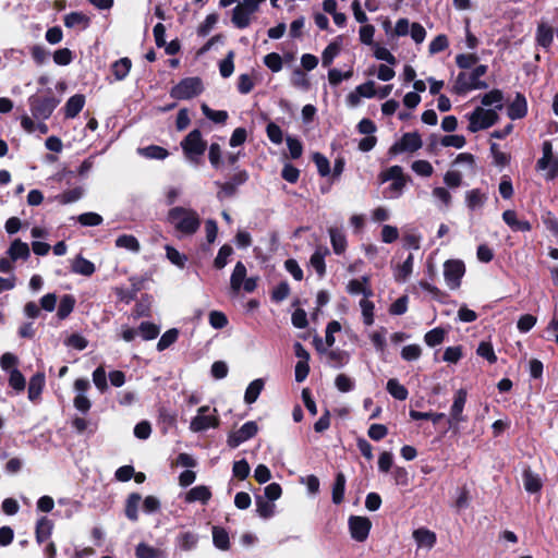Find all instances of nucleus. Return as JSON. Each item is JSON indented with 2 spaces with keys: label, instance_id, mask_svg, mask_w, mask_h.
I'll list each match as a JSON object with an SVG mask.
<instances>
[{
  "label": "nucleus",
  "instance_id": "obj_2",
  "mask_svg": "<svg viewBox=\"0 0 558 558\" xmlns=\"http://www.w3.org/2000/svg\"><path fill=\"white\" fill-rule=\"evenodd\" d=\"M59 104L60 99L54 96L51 88L28 97L31 112L35 119H49Z\"/></svg>",
  "mask_w": 558,
  "mask_h": 558
},
{
  "label": "nucleus",
  "instance_id": "obj_38",
  "mask_svg": "<svg viewBox=\"0 0 558 558\" xmlns=\"http://www.w3.org/2000/svg\"><path fill=\"white\" fill-rule=\"evenodd\" d=\"M264 386H265V383L262 378H257V379H254L253 381H251L245 390V393H244L245 403H247V404L254 403L258 399L262 390L264 389Z\"/></svg>",
  "mask_w": 558,
  "mask_h": 558
},
{
  "label": "nucleus",
  "instance_id": "obj_15",
  "mask_svg": "<svg viewBox=\"0 0 558 558\" xmlns=\"http://www.w3.org/2000/svg\"><path fill=\"white\" fill-rule=\"evenodd\" d=\"M507 114L511 120L523 119L527 114V101L522 93L515 94L507 108Z\"/></svg>",
  "mask_w": 558,
  "mask_h": 558
},
{
  "label": "nucleus",
  "instance_id": "obj_49",
  "mask_svg": "<svg viewBox=\"0 0 558 558\" xmlns=\"http://www.w3.org/2000/svg\"><path fill=\"white\" fill-rule=\"evenodd\" d=\"M138 332L144 340H154L159 336L160 328L154 323L142 322L138 326Z\"/></svg>",
  "mask_w": 558,
  "mask_h": 558
},
{
  "label": "nucleus",
  "instance_id": "obj_60",
  "mask_svg": "<svg viewBox=\"0 0 558 558\" xmlns=\"http://www.w3.org/2000/svg\"><path fill=\"white\" fill-rule=\"evenodd\" d=\"M439 144L444 147L462 148L466 144V140L463 135H445L440 138Z\"/></svg>",
  "mask_w": 558,
  "mask_h": 558
},
{
  "label": "nucleus",
  "instance_id": "obj_62",
  "mask_svg": "<svg viewBox=\"0 0 558 558\" xmlns=\"http://www.w3.org/2000/svg\"><path fill=\"white\" fill-rule=\"evenodd\" d=\"M9 385L16 391H23L25 389V377L17 368L10 371Z\"/></svg>",
  "mask_w": 558,
  "mask_h": 558
},
{
  "label": "nucleus",
  "instance_id": "obj_56",
  "mask_svg": "<svg viewBox=\"0 0 558 558\" xmlns=\"http://www.w3.org/2000/svg\"><path fill=\"white\" fill-rule=\"evenodd\" d=\"M135 317H149L150 316V295L143 294L141 300L134 307Z\"/></svg>",
  "mask_w": 558,
  "mask_h": 558
},
{
  "label": "nucleus",
  "instance_id": "obj_64",
  "mask_svg": "<svg viewBox=\"0 0 558 558\" xmlns=\"http://www.w3.org/2000/svg\"><path fill=\"white\" fill-rule=\"evenodd\" d=\"M73 59L74 54L69 48H60L53 52V61L58 65H69Z\"/></svg>",
  "mask_w": 558,
  "mask_h": 558
},
{
  "label": "nucleus",
  "instance_id": "obj_34",
  "mask_svg": "<svg viewBox=\"0 0 558 558\" xmlns=\"http://www.w3.org/2000/svg\"><path fill=\"white\" fill-rule=\"evenodd\" d=\"M413 538L415 539L418 546H426L428 548L434 547L437 542L435 532L425 527L415 530L413 532Z\"/></svg>",
  "mask_w": 558,
  "mask_h": 558
},
{
  "label": "nucleus",
  "instance_id": "obj_52",
  "mask_svg": "<svg viewBox=\"0 0 558 558\" xmlns=\"http://www.w3.org/2000/svg\"><path fill=\"white\" fill-rule=\"evenodd\" d=\"M312 159L320 177H327L331 173L330 162L322 153H314Z\"/></svg>",
  "mask_w": 558,
  "mask_h": 558
},
{
  "label": "nucleus",
  "instance_id": "obj_27",
  "mask_svg": "<svg viewBox=\"0 0 558 558\" xmlns=\"http://www.w3.org/2000/svg\"><path fill=\"white\" fill-rule=\"evenodd\" d=\"M8 254L11 258V260L15 262L17 259H27L31 255L29 246L27 243L23 242L20 239H15L9 250Z\"/></svg>",
  "mask_w": 558,
  "mask_h": 558
},
{
  "label": "nucleus",
  "instance_id": "obj_29",
  "mask_svg": "<svg viewBox=\"0 0 558 558\" xmlns=\"http://www.w3.org/2000/svg\"><path fill=\"white\" fill-rule=\"evenodd\" d=\"M554 29L551 26L541 23L536 29V43L538 46L548 49L553 45Z\"/></svg>",
  "mask_w": 558,
  "mask_h": 558
},
{
  "label": "nucleus",
  "instance_id": "obj_43",
  "mask_svg": "<svg viewBox=\"0 0 558 558\" xmlns=\"http://www.w3.org/2000/svg\"><path fill=\"white\" fill-rule=\"evenodd\" d=\"M138 153L149 159L163 160L169 156V151L158 145H149L143 148H138Z\"/></svg>",
  "mask_w": 558,
  "mask_h": 558
},
{
  "label": "nucleus",
  "instance_id": "obj_17",
  "mask_svg": "<svg viewBox=\"0 0 558 558\" xmlns=\"http://www.w3.org/2000/svg\"><path fill=\"white\" fill-rule=\"evenodd\" d=\"M523 485L527 493L536 494L543 488V481L541 476L533 472L530 466H526L522 473Z\"/></svg>",
  "mask_w": 558,
  "mask_h": 558
},
{
  "label": "nucleus",
  "instance_id": "obj_6",
  "mask_svg": "<svg viewBox=\"0 0 558 558\" xmlns=\"http://www.w3.org/2000/svg\"><path fill=\"white\" fill-rule=\"evenodd\" d=\"M468 119V130L472 133H476L481 130H486L495 125L499 120V116L494 109L476 107L474 111L469 114Z\"/></svg>",
  "mask_w": 558,
  "mask_h": 558
},
{
  "label": "nucleus",
  "instance_id": "obj_48",
  "mask_svg": "<svg viewBox=\"0 0 558 558\" xmlns=\"http://www.w3.org/2000/svg\"><path fill=\"white\" fill-rule=\"evenodd\" d=\"M116 246L126 248L132 252H138L141 247L138 240L132 234L119 235L116 240Z\"/></svg>",
  "mask_w": 558,
  "mask_h": 558
},
{
  "label": "nucleus",
  "instance_id": "obj_33",
  "mask_svg": "<svg viewBox=\"0 0 558 558\" xmlns=\"http://www.w3.org/2000/svg\"><path fill=\"white\" fill-rule=\"evenodd\" d=\"M96 270L93 262L86 259L82 255H77L72 263V271L86 277L92 276Z\"/></svg>",
  "mask_w": 558,
  "mask_h": 558
},
{
  "label": "nucleus",
  "instance_id": "obj_28",
  "mask_svg": "<svg viewBox=\"0 0 558 558\" xmlns=\"http://www.w3.org/2000/svg\"><path fill=\"white\" fill-rule=\"evenodd\" d=\"M335 254L341 255L347 250V238L342 230L331 227L328 230Z\"/></svg>",
  "mask_w": 558,
  "mask_h": 558
},
{
  "label": "nucleus",
  "instance_id": "obj_12",
  "mask_svg": "<svg viewBox=\"0 0 558 558\" xmlns=\"http://www.w3.org/2000/svg\"><path fill=\"white\" fill-rule=\"evenodd\" d=\"M258 432V426L256 422L248 421L244 423L240 429L235 432H231L228 435L227 444L230 448H236L242 442L253 438Z\"/></svg>",
  "mask_w": 558,
  "mask_h": 558
},
{
  "label": "nucleus",
  "instance_id": "obj_40",
  "mask_svg": "<svg viewBox=\"0 0 558 558\" xmlns=\"http://www.w3.org/2000/svg\"><path fill=\"white\" fill-rule=\"evenodd\" d=\"M386 389L395 399L399 401H404L409 396V391L405 386L401 385L396 378H390L387 381Z\"/></svg>",
  "mask_w": 558,
  "mask_h": 558
},
{
  "label": "nucleus",
  "instance_id": "obj_36",
  "mask_svg": "<svg viewBox=\"0 0 558 558\" xmlns=\"http://www.w3.org/2000/svg\"><path fill=\"white\" fill-rule=\"evenodd\" d=\"M76 304V300L72 294H64L59 303L57 317L63 320L70 316Z\"/></svg>",
  "mask_w": 558,
  "mask_h": 558
},
{
  "label": "nucleus",
  "instance_id": "obj_41",
  "mask_svg": "<svg viewBox=\"0 0 558 558\" xmlns=\"http://www.w3.org/2000/svg\"><path fill=\"white\" fill-rule=\"evenodd\" d=\"M251 13L244 10V7L236 5L232 11V23L235 27L243 29L246 28L251 23Z\"/></svg>",
  "mask_w": 558,
  "mask_h": 558
},
{
  "label": "nucleus",
  "instance_id": "obj_1",
  "mask_svg": "<svg viewBox=\"0 0 558 558\" xmlns=\"http://www.w3.org/2000/svg\"><path fill=\"white\" fill-rule=\"evenodd\" d=\"M168 220L175 230L184 235H193L201 227L199 215L190 208L173 207L168 213Z\"/></svg>",
  "mask_w": 558,
  "mask_h": 558
},
{
  "label": "nucleus",
  "instance_id": "obj_30",
  "mask_svg": "<svg viewBox=\"0 0 558 558\" xmlns=\"http://www.w3.org/2000/svg\"><path fill=\"white\" fill-rule=\"evenodd\" d=\"M246 267L242 262H238L230 277V288L234 293H238L243 281L246 279Z\"/></svg>",
  "mask_w": 558,
  "mask_h": 558
},
{
  "label": "nucleus",
  "instance_id": "obj_21",
  "mask_svg": "<svg viewBox=\"0 0 558 558\" xmlns=\"http://www.w3.org/2000/svg\"><path fill=\"white\" fill-rule=\"evenodd\" d=\"M211 496L213 494L208 486L198 485L185 494V501L189 504L199 501L202 505H207Z\"/></svg>",
  "mask_w": 558,
  "mask_h": 558
},
{
  "label": "nucleus",
  "instance_id": "obj_8",
  "mask_svg": "<svg viewBox=\"0 0 558 558\" xmlns=\"http://www.w3.org/2000/svg\"><path fill=\"white\" fill-rule=\"evenodd\" d=\"M543 156L537 160L538 170H548L546 177L554 180L558 177V158L554 157L553 145L550 141H544L542 144Z\"/></svg>",
  "mask_w": 558,
  "mask_h": 558
},
{
  "label": "nucleus",
  "instance_id": "obj_53",
  "mask_svg": "<svg viewBox=\"0 0 558 558\" xmlns=\"http://www.w3.org/2000/svg\"><path fill=\"white\" fill-rule=\"evenodd\" d=\"M84 190L81 186L64 191L62 194L57 196V199L61 204H71L78 201L83 196Z\"/></svg>",
  "mask_w": 558,
  "mask_h": 558
},
{
  "label": "nucleus",
  "instance_id": "obj_50",
  "mask_svg": "<svg viewBox=\"0 0 558 558\" xmlns=\"http://www.w3.org/2000/svg\"><path fill=\"white\" fill-rule=\"evenodd\" d=\"M179 338V330L177 328H171L167 330L159 339L157 343V350L159 352L168 349Z\"/></svg>",
  "mask_w": 558,
  "mask_h": 558
},
{
  "label": "nucleus",
  "instance_id": "obj_10",
  "mask_svg": "<svg viewBox=\"0 0 558 558\" xmlns=\"http://www.w3.org/2000/svg\"><path fill=\"white\" fill-rule=\"evenodd\" d=\"M348 525L350 535L354 541L363 543L368 538L372 529V522L368 518L361 515H350Z\"/></svg>",
  "mask_w": 558,
  "mask_h": 558
},
{
  "label": "nucleus",
  "instance_id": "obj_24",
  "mask_svg": "<svg viewBox=\"0 0 558 558\" xmlns=\"http://www.w3.org/2000/svg\"><path fill=\"white\" fill-rule=\"evenodd\" d=\"M63 23L68 28L80 26L82 29H86L90 25V17L83 12H70L64 15Z\"/></svg>",
  "mask_w": 558,
  "mask_h": 558
},
{
  "label": "nucleus",
  "instance_id": "obj_32",
  "mask_svg": "<svg viewBox=\"0 0 558 558\" xmlns=\"http://www.w3.org/2000/svg\"><path fill=\"white\" fill-rule=\"evenodd\" d=\"M342 45V36H338L331 41L323 51L322 63L324 66H329L333 59L339 54Z\"/></svg>",
  "mask_w": 558,
  "mask_h": 558
},
{
  "label": "nucleus",
  "instance_id": "obj_47",
  "mask_svg": "<svg viewBox=\"0 0 558 558\" xmlns=\"http://www.w3.org/2000/svg\"><path fill=\"white\" fill-rule=\"evenodd\" d=\"M445 337L446 330L441 327H436L425 333L424 341L428 347L434 348L441 344L445 340Z\"/></svg>",
  "mask_w": 558,
  "mask_h": 558
},
{
  "label": "nucleus",
  "instance_id": "obj_14",
  "mask_svg": "<svg viewBox=\"0 0 558 558\" xmlns=\"http://www.w3.org/2000/svg\"><path fill=\"white\" fill-rule=\"evenodd\" d=\"M502 220L513 232H529L532 225L525 219H519L515 210L507 209L502 213Z\"/></svg>",
  "mask_w": 558,
  "mask_h": 558
},
{
  "label": "nucleus",
  "instance_id": "obj_35",
  "mask_svg": "<svg viewBox=\"0 0 558 558\" xmlns=\"http://www.w3.org/2000/svg\"><path fill=\"white\" fill-rule=\"evenodd\" d=\"M413 263H414V257L412 254H409L408 257L405 258V260L402 264L397 266L395 274H393L395 280L398 282L407 281L413 271Z\"/></svg>",
  "mask_w": 558,
  "mask_h": 558
},
{
  "label": "nucleus",
  "instance_id": "obj_55",
  "mask_svg": "<svg viewBox=\"0 0 558 558\" xmlns=\"http://www.w3.org/2000/svg\"><path fill=\"white\" fill-rule=\"evenodd\" d=\"M478 60L480 58L476 53H460L456 56V64L462 70L471 69Z\"/></svg>",
  "mask_w": 558,
  "mask_h": 558
},
{
  "label": "nucleus",
  "instance_id": "obj_13",
  "mask_svg": "<svg viewBox=\"0 0 558 558\" xmlns=\"http://www.w3.org/2000/svg\"><path fill=\"white\" fill-rule=\"evenodd\" d=\"M131 287L129 289H122L119 288L116 291V294L120 299V301L129 304L132 301L136 300L137 293L143 289L144 287V279L140 277H131L129 278Z\"/></svg>",
  "mask_w": 558,
  "mask_h": 558
},
{
  "label": "nucleus",
  "instance_id": "obj_19",
  "mask_svg": "<svg viewBox=\"0 0 558 558\" xmlns=\"http://www.w3.org/2000/svg\"><path fill=\"white\" fill-rule=\"evenodd\" d=\"M329 248L326 246H318L310 258L311 266L315 269L319 278L326 275L325 257L329 255Z\"/></svg>",
  "mask_w": 558,
  "mask_h": 558
},
{
  "label": "nucleus",
  "instance_id": "obj_54",
  "mask_svg": "<svg viewBox=\"0 0 558 558\" xmlns=\"http://www.w3.org/2000/svg\"><path fill=\"white\" fill-rule=\"evenodd\" d=\"M360 307L362 310L363 323L366 326H371L374 323V308L375 305L372 301L366 298H363L360 301Z\"/></svg>",
  "mask_w": 558,
  "mask_h": 558
},
{
  "label": "nucleus",
  "instance_id": "obj_9",
  "mask_svg": "<svg viewBox=\"0 0 558 558\" xmlns=\"http://www.w3.org/2000/svg\"><path fill=\"white\" fill-rule=\"evenodd\" d=\"M465 274V265L460 259H449L444 264V277L450 289H457Z\"/></svg>",
  "mask_w": 558,
  "mask_h": 558
},
{
  "label": "nucleus",
  "instance_id": "obj_18",
  "mask_svg": "<svg viewBox=\"0 0 558 558\" xmlns=\"http://www.w3.org/2000/svg\"><path fill=\"white\" fill-rule=\"evenodd\" d=\"M53 522L48 517H40L35 526V538L36 542L40 545L48 541L52 534Z\"/></svg>",
  "mask_w": 558,
  "mask_h": 558
},
{
  "label": "nucleus",
  "instance_id": "obj_5",
  "mask_svg": "<svg viewBox=\"0 0 558 558\" xmlns=\"http://www.w3.org/2000/svg\"><path fill=\"white\" fill-rule=\"evenodd\" d=\"M181 147L189 160L197 162L207 149V142L201 130L194 129L182 140Z\"/></svg>",
  "mask_w": 558,
  "mask_h": 558
},
{
  "label": "nucleus",
  "instance_id": "obj_58",
  "mask_svg": "<svg viewBox=\"0 0 558 558\" xmlns=\"http://www.w3.org/2000/svg\"><path fill=\"white\" fill-rule=\"evenodd\" d=\"M179 546L183 550H192L196 547L198 537L193 532H184L179 535Z\"/></svg>",
  "mask_w": 558,
  "mask_h": 558
},
{
  "label": "nucleus",
  "instance_id": "obj_42",
  "mask_svg": "<svg viewBox=\"0 0 558 558\" xmlns=\"http://www.w3.org/2000/svg\"><path fill=\"white\" fill-rule=\"evenodd\" d=\"M213 542L214 545L221 550H228L230 548L229 534L223 527H213Z\"/></svg>",
  "mask_w": 558,
  "mask_h": 558
},
{
  "label": "nucleus",
  "instance_id": "obj_51",
  "mask_svg": "<svg viewBox=\"0 0 558 558\" xmlns=\"http://www.w3.org/2000/svg\"><path fill=\"white\" fill-rule=\"evenodd\" d=\"M233 254V248L229 244H223L214 259V267L216 269H222L228 264V258Z\"/></svg>",
  "mask_w": 558,
  "mask_h": 558
},
{
  "label": "nucleus",
  "instance_id": "obj_20",
  "mask_svg": "<svg viewBox=\"0 0 558 558\" xmlns=\"http://www.w3.org/2000/svg\"><path fill=\"white\" fill-rule=\"evenodd\" d=\"M347 291L350 294H363L366 299H369L374 295L373 290L369 288V277L367 276H363L361 280H350L347 286Z\"/></svg>",
  "mask_w": 558,
  "mask_h": 558
},
{
  "label": "nucleus",
  "instance_id": "obj_45",
  "mask_svg": "<svg viewBox=\"0 0 558 558\" xmlns=\"http://www.w3.org/2000/svg\"><path fill=\"white\" fill-rule=\"evenodd\" d=\"M201 109L204 116L214 123L225 124L229 118V114L226 110H213L206 104H203Z\"/></svg>",
  "mask_w": 558,
  "mask_h": 558
},
{
  "label": "nucleus",
  "instance_id": "obj_16",
  "mask_svg": "<svg viewBox=\"0 0 558 558\" xmlns=\"http://www.w3.org/2000/svg\"><path fill=\"white\" fill-rule=\"evenodd\" d=\"M220 420L217 415H196L192 418L190 429L194 433L205 432L208 428L219 426Z\"/></svg>",
  "mask_w": 558,
  "mask_h": 558
},
{
  "label": "nucleus",
  "instance_id": "obj_4",
  "mask_svg": "<svg viewBox=\"0 0 558 558\" xmlns=\"http://www.w3.org/2000/svg\"><path fill=\"white\" fill-rule=\"evenodd\" d=\"M204 92L203 81L198 76L182 78L170 89V97L177 100H187L199 96Z\"/></svg>",
  "mask_w": 558,
  "mask_h": 558
},
{
  "label": "nucleus",
  "instance_id": "obj_46",
  "mask_svg": "<svg viewBox=\"0 0 558 558\" xmlns=\"http://www.w3.org/2000/svg\"><path fill=\"white\" fill-rule=\"evenodd\" d=\"M409 416L413 421L426 420L432 421L433 424H437L439 421L446 417V414L441 412H420L411 409L409 412Z\"/></svg>",
  "mask_w": 558,
  "mask_h": 558
},
{
  "label": "nucleus",
  "instance_id": "obj_63",
  "mask_svg": "<svg viewBox=\"0 0 558 558\" xmlns=\"http://www.w3.org/2000/svg\"><path fill=\"white\" fill-rule=\"evenodd\" d=\"M476 353L483 359L487 360L490 364L497 362V355L495 354L493 344L490 342H481L477 347Z\"/></svg>",
  "mask_w": 558,
  "mask_h": 558
},
{
  "label": "nucleus",
  "instance_id": "obj_39",
  "mask_svg": "<svg viewBox=\"0 0 558 558\" xmlns=\"http://www.w3.org/2000/svg\"><path fill=\"white\" fill-rule=\"evenodd\" d=\"M256 511L263 519H269L275 514V504L265 499L263 496L257 495L255 497Z\"/></svg>",
  "mask_w": 558,
  "mask_h": 558
},
{
  "label": "nucleus",
  "instance_id": "obj_3",
  "mask_svg": "<svg viewBox=\"0 0 558 558\" xmlns=\"http://www.w3.org/2000/svg\"><path fill=\"white\" fill-rule=\"evenodd\" d=\"M488 71V66L486 64H478L471 72V83L464 84V78L468 77V73L460 72L454 81L452 92L457 95H465L474 89H486L488 84L485 81H482L481 77L484 76Z\"/></svg>",
  "mask_w": 558,
  "mask_h": 558
},
{
  "label": "nucleus",
  "instance_id": "obj_59",
  "mask_svg": "<svg viewBox=\"0 0 558 558\" xmlns=\"http://www.w3.org/2000/svg\"><path fill=\"white\" fill-rule=\"evenodd\" d=\"M250 471H251V468H250V464L246 461V459H241L239 461L233 462L232 473H233V476L236 477L238 480H240V481L246 480L247 476L250 475Z\"/></svg>",
  "mask_w": 558,
  "mask_h": 558
},
{
  "label": "nucleus",
  "instance_id": "obj_37",
  "mask_svg": "<svg viewBox=\"0 0 558 558\" xmlns=\"http://www.w3.org/2000/svg\"><path fill=\"white\" fill-rule=\"evenodd\" d=\"M487 201L486 194L482 193L480 189H473L465 194L466 206L471 210H475L484 206Z\"/></svg>",
  "mask_w": 558,
  "mask_h": 558
},
{
  "label": "nucleus",
  "instance_id": "obj_44",
  "mask_svg": "<svg viewBox=\"0 0 558 558\" xmlns=\"http://www.w3.org/2000/svg\"><path fill=\"white\" fill-rule=\"evenodd\" d=\"M502 100H504V93H502V90H500L498 88L492 89L490 92L483 95L481 98V102L483 106L489 107L494 104H497L496 105L497 110L502 109V105H501Z\"/></svg>",
  "mask_w": 558,
  "mask_h": 558
},
{
  "label": "nucleus",
  "instance_id": "obj_25",
  "mask_svg": "<svg viewBox=\"0 0 558 558\" xmlns=\"http://www.w3.org/2000/svg\"><path fill=\"white\" fill-rule=\"evenodd\" d=\"M141 500L142 496L138 493L129 494L125 500L124 514L132 522L138 520V506Z\"/></svg>",
  "mask_w": 558,
  "mask_h": 558
},
{
  "label": "nucleus",
  "instance_id": "obj_61",
  "mask_svg": "<svg viewBox=\"0 0 558 558\" xmlns=\"http://www.w3.org/2000/svg\"><path fill=\"white\" fill-rule=\"evenodd\" d=\"M448 46V37L445 34H439L429 43L428 50L429 53L435 54L446 50Z\"/></svg>",
  "mask_w": 558,
  "mask_h": 558
},
{
  "label": "nucleus",
  "instance_id": "obj_22",
  "mask_svg": "<svg viewBox=\"0 0 558 558\" xmlns=\"http://www.w3.org/2000/svg\"><path fill=\"white\" fill-rule=\"evenodd\" d=\"M45 383L46 378L43 372H37L31 377L28 383V399L32 402H36L40 398Z\"/></svg>",
  "mask_w": 558,
  "mask_h": 558
},
{
  "label": "nucleus",
  "instance_id": "obj_11",
  "mask_svg": "<svg viewBox=\"0 0 558 558\" xmlns=\"http://www.w3.org/2000/svg\"><path fill=\"white\" fill-rule=\"evenodd\" d=\"M423 145L418 132H410L402 135L401 140L396 142L390 148L389 154L397 155L402 151L414 153Z\"/></svg>",
  "mask_w": 558,
  "mask_h": 558
},
{
  "label": "nucleus",
  "instance_id": "obj_31",
  "mask_svg": "<svg viewBox=\"0 0 558 558\" xmlns=\"http://www.w3.org/2000/svg\"><path fill=\"white\" fill-rule=\"evenodd\" d=\"M131 68V59L123 57L111 64V73L117 81H123L129 75Z\"/></svg>",
  "mask_w": 558,
  "mask_h": 558
},
{
  "label": "nucleus",
  "instance_id": "obj_7",
  "mask_svg": "<svg viewBox=\"0 0 558 558\" xmlns=\"http://www.w3.org/2000/svg\"><path fill=\"white\" fill-rule=\"evenodd\" d=\"M468 399V391L464 388H460L456 391L453 402L450 408V415L447 418L448 428L457 433L459 425L468 421V417L463 415V410Z\"/></svg>",
  "mask_w": 558,
  "mask_h": 558
},
{
  "label": "nucleus",
  "instance_id": "obj_57",
  "mask_svg": "<svg viewBox=\"0 0 558 558\" xmlns=\"http://www.w3.org/2000/svg\"><path fill=\"white\" fill-rule=\"evenodd\" d=\"M136 558H159L160 550L146 543H140L135 548Z\"/></svg>",
  "mask_w": 558,
  "mask_h": 558
},
{
  "label": "nucleus",
  "instance_id": "obj_26",
  "mask_svg": "<svg viewBox=\"0 0 558 558\" xmlns=\"http://www.w3.org/2000/svg\"><path fill=\"white\" fill-rule=\"evenodd\" d=\"M347 478L342 472H338L335 476L331 492V500L335 505H340L344 500Z\"/></svg>",
  "mask_w": 558,
  "mask_h": 558
},
{
  "label": "nucleus",
  "instance_id": "obj_23",
  "mask_svg": "<svg viewBox=\"0 0 558 558\" xmlns=\"http://www.w3.org/2000/svg\"><path fill=\"white\" fill-rule=\"evenodd\" d=\"M85 105V96L83 94H75L71 96L64 105V117L66 119L75 118Z\"/></svg>",
  "mask_w": 558,
  "mask_h": 558
}]
</instances>
